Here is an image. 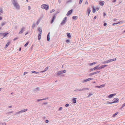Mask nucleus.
I'll return each instance as SVG.
<instances>
[{"mask_svg": "<svg viewBox=\"0 0 125 125\" xmlns=\"http://www.w3.org/2000/svg\"><path fill=\"white\" fill-rule=\"evenodd\" d=\"M40 89V88L39 87H37L34 90H33V92L36 93Z\"/></svg>", "mask_w": 125, "mask_h": 125, "instance_id": "obj_9", "label": "nucleus"}, {"mask_svg": "<svg viewBox=\"0 0 125 125\" xmlns=\"http://www.w3.org/2000/svg\"><path fill=\"white\" fill-rule=\"evenodd\" d=\"M27 109H25L24 110H22L20 111V113H23L27 111Z\"/></svg>", "mask_w": 125, "mask_h": 125, "instance_id": "obj_18", "label": "nucleus"}, {"mask_svg": "<svg viewBox=\"0 0 125 125\" xmlns=\"http://www.w3.org/2000/svg\"><path fill=\"white\" fill-rule=\"evenodd\" d=\"M31 72L32 73H35L36 74H37L38 73H39V72H36L35 71H31Z\"/></svg>", "mask_w": 125, "mask_h": 125, "instance_id": "obj_22", "label": "nucleus"}, {"mask_svg": "<svg viewBox=\"0 0 125 125\" xmlns=\"http://www.w3.org/2000/svg\"><path fill=\"white\" fill-rule=\"evenodd\" d=\"M42 33H39L38 34V37H41V35Z\"/></svg>", "mask_w": 125, "mask_h": 125, "instance_id": "obj_51", "label": "nucleus"}, {"mask_svg": "<svg viewBox=\"0 0 125 125\" xmlns=\"http://www.w3.org/2000/svg\"><path fill=\"white\" fill-rule=\"evenodd\" d=\"M74 91H82V89H77L75 90Z\"/></svg>", "mask_w": 125, "mask_h": 125, "instance_id": "obj_24", "label": "nucleus"}, {"mask_svg": "<svg viewBox=\"0 0 125 125\" xmlns=\"http://www.w3.org/2000/svg\"><path fill=\"white\" fill-rule=\"evenodd\" d=\"M62 73V74L63 73H65L66 72V70H62V71H61Z\"/></svg>", "mask_w": 125, "mask_h": 125, "instance_id": "obj_30", "label": "nucleus"}, {"mask_svg": "<svg viewBox=\"0 0 125 125\" xmlns=\"http://www.w3.org/2000/svg\"><path fill=\"white\" fill-rule=\"evenodd\" d=\"M67 19V17H64L61 23L60 24L62 25H63V24H65L66 23V20Z\"/></svg>", "mask_w": 125, "mask_h": 125, "instance_id": "obj_3", "label": "nucleus"}, {"mask_svg": "<svg viewBox=\"0 0 125 125\" xmlns=\"http://www.w3.org/2000/svg\"><path fill=\"white\" fill-rule=\"evenodd\" d=\"M89 89L87 88H84L82 89V91L84 90H88Z\"/></svg>", "mask_w": 125, "mask_h": 125, "instance_id": "obj_25", "label": "nucleus"}, {"mask_svg": "<svg viewBox=\"0 0 125 125\" xmlns=\"http://www.w3.org/2000/svg\"><path fill=\"white\" fill-rule=\"evenodd\" d=\"M14 6L16 8V9H19L20 8V6L18 3L15 2V3L13 4Z\"/></svg>", "mask_w": 125, "mask_h": 125, "instance_id": "obj_2", "label": "nucleus"}, {"mask_svg": "<svg viewBox=\"0 0 125 125\" xmlns=\"http://www.w3.org/2000/svg\"><path fill=\"white\" fill-rule=\"evenodd\" d=\"M69 106V104H66L65 105V106L66 107H68Z\"/></svg>", "mask_w": 125, "mask_h": 125, "instance_id": "obj_47", "label": "nucleus"}, {"mask_svg": "<svg viewBox=\"0 0 125 125\" xmlns=\"http://www.w3.org/2000/svg\"><path fill=\"white\" fill-rule=\"evenodd\" d=\"M42 99H38V100H37V101L38 102H39V101H42Z\"/></svg>", "mask_w": 125, "mask_h": 125, "instance_id": "obj_55", "label": "nucleus"}, {"mask_svg": "<svg viewBox=\"0 0 125 125\" xmlns=\"http://www.w3.org/2000/svg\"><path fill=\"white\" fill-rule=\"evenodd\" d=\"M28 73L27 72H25L24 73V75H25L27 74Z\"/></svg>", "mask_w": 125, "mask_h": 125, "instance_id": "obj_59", "label": "nucleus"}, {"mask_svg": "<svg viewBox=\"0 0 125 125\" xmlns=\"http://www.w3.org/2000/svg\"><path fill=\"white\" fill-rule=\"evenodd\" d=\"M48 67H46L44 71H46L48 69Z\"/></svg>", "mask_w": 125, "mask_h": 125, "instance_id": "obj_54", "label": "nucleus"}, {"mask_svg": "<svg viewBox=\"0 0 125 125\" xmlns=\"http://www.w3.org/2000/svg\"><path fill=\"white\" fill-rule=\"evenodd\" d=\"M116 94H111L108 96V97L109 98H112L113 96H115Z\"/></svg>", "mask_w": 125, "mask_h": 125, "instance_id": "obj_11", "label": "nucleus"}, {"mask_svg": "<svg viewBox=\"0 0 125 125\" xmlns=\"http://www.w3.org/2000/svg\"><path fill=\"white\" fill-rule=\"evenodd\" d=\"M20 113V111H19V112H17L15 113L14 114V115H16L19 114Z\"/></svg>", "mask_w": 125, "mask_h": 125, "instance_id": "obj_34", "label": "nucleus"}, {"mask_svg": "<svg viewBox=\"0 0 125 125\" xmlns=\"http://www.w3.org/2000/svg\"><path fill=\"white\" fill-rule=\"evenodd\" d=\"M16 1V0H11V1L13 4L14 3H15Z\"/></svg>", "mask_w": 125, "mask_h": 125, "instance_id": "obj_27", "label": "nucleus"}, {"mask_svg": "<svg viewBox=\"0 0 125 125\" xmlns=\"http://www.w3.org/2000/svg\"><path fill=\"white\" fill-rule=\"evenodd\" d=\"M95 9L96 11H98L99 10V8L97 7Z\"/></svg>", "mask_w": 125, "mask_h": 125, "instance_id": "obj_57", "label": "nucleus"}, {"mask_svg": "<svg viewBox=\"0 0 125 125\" xmlns=\"http://www.w3.org/2000/svg\"><path fill=\"white\" fill-rule=\"evenodd\" d=\"M124 22L122 21H121L120 22H118V24H121L122 23H124Z\"/></svg>", "mask_w": 125, "mask_h": 125, "instance_id": "obj_35", "label": "nucleus"}, {"mask_svg": "<svg viewBox=\"0 0 125 125\" xmlns=\"http://www.w3.org/2000/svg\"><path fill=\"white\" fill-rule=\"evenodd\" d=\"M103 14L104 17H105L106 16V15L105 13H103Z\"/></svg>", "mask_w": 125, "mask_h": 125, "instance_id": "obj_46", "label": "nucleus"}, {"mask_svg": "<svg viewBox=\"0 0 125 125\" xmlns=\"http://www.w3.org/2000/svg\"><path fill=\"white\" fill-rule=\"evenodd\" d=\"M85 4H88V2H87V1H86V2H85Z\"/></svg>", "mask_w": 125, "mask_h": 125, "instance_id": "obj_58", "label": "nucleus"}, {"mask_svg": "<svg viewBox=\"0 0 125 125\" xmlns=\"http://www.w3.org/2000/svg\"><path fill=\"white\" fill-rule=\"evenodd\" d=\"M107 65H102V68H104L105 67L107 66Z\"/></svg>", "mask_w": 125, "mask_h": 125, "instance_id": "obj_42", "label": "nucleus"}, {"mask_svg": "<svg viewBox=\"0 0 125 125\" xmlns=\"http://www.w3.org/2000/svg\"><path fill=\"white\" fill-rule=\"evenodd\" d=\"M54 9H52V10H51L50 11V12L51 13H52V12H54Z\"/></svg>", "mask_w": 125, "mask_h": 125, "instance_id": "obj_43", "label": "nucleus"}, {"mask_svg": "<svg viewBox=\"0 0 125 125\" xmlns=\"http://www.w3.org/2000/svg\"><path fill=\"white\" fill-rule=\"evenodd\" d=\"M110 62H112V61H115L116 60V58H115V59H110Z\"/></svg>", "mask_w": 125, "mask_h": 125, "instance_id": "obj_28", "label": "nucleus"}, {"mask_svg": "<svg viewBox=\"0 0 125 125\" xmlns=\"http://www.w3.org/2000/svg\"><path fill=\"white\" fill-rule=\"evenodd\" d=\"M31 9V7L30 6H28V10H30Z\"/></svg>", "mask_w": 125, "mask_h": 125, "instance_id": "obj_48", "label": "nucleus"}, {"mask_svg": "<svg viewBox=\"0 0 125 125\" xmlns=\"http://www.w3.org/2000/svg\"><path fill=\"white\" fill-rule=\"evenodd\" d=\"M92 8L93 9V13L95 12L96 11V9L95 8L94 6H92Z\"/></svg>", "mask_w": 125, "mask_h": 125, "instance_id": "obj_14", "label": "nucleus"}, {"mask_svg": "<svg viewBox=\"0 0 125 125\" xmlns=\"http://www.w3.org/2000/svg\"><path fill=\"white\" fill-rule=\"evenodd\" d=\"M6 23L5 22L2 23L1 24V26H3L6 24Z\"/></svg>", "mask_w": 125, "mask_h": 125, "instance_id": "obj_40", "label": "nucleus"}, {"mask_svg": "<svg viewBox=\"0 0 125 125\" xmlns=\"http://www.w3.org/2000/svg\"><path fill=\"white\" fill-rule=\"evenodd\" d=\"M70 42V40H68L66 41V42Z\"/></svg>", "mask_w": 125, "mask_h": 125, "instance_id": "obj_49", "label": "nucleus"}, {"mask_svg": "<svg viewBox=\"0 0 125 125\" xmlns=\"http://www.w3.org/2000/svg\"><path fill=\"white\" fill-rule=\"evenodd\" d=\"M41 8L45 9L46 10H47L49 9V6L48 5L46 4H44L42 5L41 6Z\"/></svg>", "mask_w": 125, "mask_h": 125, "instance_id": "obj_1", "label": "nucleus"}, {"mask_svg": "<svg viewBox=\"0 0 125 125\" xmlns=\"http://www.w3.org/2000/svg\"><path fill=\"white\" fill-rule=\"evenodd\" d=\"M29 42H27V43H26L24 45V46L26 47L27 46V45H28L29 43Z\"/></svg>", "mask_w": 125, "mask_h": 125, "instance_id": "obj_33", "label": "nucleus"}, {"mask_svg": "<svg viewBox=\"0 0 125 125\" xmlns=\"http://www.w3.org/2000/svg\"><path fill=\"white\" fill-rule=\"evenodd\" d=\"M3 36V33H0V36Z\"/></svg>", "mask_w": 125, "mask_h": 125, "instance_id": "obj_56", "label": "nucleus"}, {"mask_svg": "<svg viewBox=\"0 0 125 125\" xmlns=\"http://www.w3.org/2000/svg\"><path fill=\"white\" fill-rule=\"evenodd\" d=\"M47 104V102H46L44 103L43 104H44L45 105V104Z\"/></svg>", "mask_w": 125, "mask_h": 125, "instance_id": "obj_61", "label": "nucleus"}, {"mask_svg": "<svg viewBox=\"0 0 125 125\" xmlns=\"http://www.w3.org/2000/svg\"><path fill=\"white\" fill-rule=\"evenodd\" d=\"M83 1V0H80L79 2V4H80L82 3Z\"/></svg>", "mask_w": 125, "mask_h": 125, "instance_id": "obj_41", "label": "nucleus"}, {"mask_svg": "<svg viewBox=\"0 0 125 125\" xmlns=\"http://www.w3.org/2000/svg\"><path fill=\"white\" fill-rule=\"evenodd\" d=\"M76 98H75L73 99V103L75 104L76 103Z\"/></svg>", "mask_w": 125, "mask_h": 125, "instance_id": "obj_19", "label": "nucleus"}, {"mask_svg": "<svg viewBox=\"0 0 125 125\" xmlns=\"http://www.w3.org/2000/svg\"><path fill=\"white\" fill-rule=\"evenodd\" d=\"M62 74V72L61 71H59L57 73V75L59 76Z\"/></svg>", "mask_w": 125, "mask_h": 125, "instance_id": "obj_16", "label": "nucleus"}, {"mask_svg": "<svg viewBox=\"0 0 125 125\" xmlns=\"http://www.w3.org/2000/svg\"><path fill=\"white\" fill-rule=\"evenodd\" d=\"M110 62V60H107V61H106V62H105V63H109V62Z\"/></svg>", "mask_w": 125, "mask_h": 125, "instance_id": "obj_39", "label": "nucleus"}, {"mask_svg": "<svg viewBox=\"0 0 125 125\" xmlns=\"http://www.w3.org/2000/svg\"><path fill=\"white\" fill-rule=\"evenodd\" d=\"M40 19H39L38 20V21H37L36 22V24L37 25H38L39 24V22H40Z\"/></svg>", "mask_w": 125, "mask_h": 125, "instance_id": "obj_31", "label": "nucleus"}, {"mask_svg": "<svg viewBox=\"0 0 125 125\" xmlns=\"http://www.w3.org/2000/svg\"><path fill=\"white\" fill-rule=\"evenodd\" d=\"M35 25V24H34V23L32 25V28H34Z\"/></svg>", "mask_w": 125, "mask_h": 125, "instance_id": "obj_44", "label": "nucleus"}, {"mask_svg": "<svg viewBox=\"0 0 125 125\" xmlns=\"http://www.w3.org/2000/svg\"><path fill=\"white\" fill-rule=\"evenodd\" d=\"M95 87H97L98 88H101V87H102V85H101L99 86H95Z\"/></svg>", "mask_w": 125, "mask_h": 125, "instance_id": "obj_38", "label": "nucleus"}, {"mask_svg": "<svg viewBox=\"0 0 125 125\" xmlns=\"http://www.w3.org/2000/svg\"><path fill=\"white\" fill-rule=\"evenodd\" d=\"M2 13L3 11L2 9H0V15Z\"/></svg>", "mask_w": 125, "mask_h": 125, "instance_id": "obj_32", "label": "nucleus"}, {"mask_svg": "<svg viewBox=\"0 0 125 125\" xmlns=\"http://www.w3.org/2000/svg\"><path fill=\"white\" fill-rule=\"evenodd\" d=\"M10 44V42H9L7 43L6 45L5 46V48H6L7 47L9 46Z\"/></svg>", "mask_w": 125, "mask_h": 125, "instance_id": "obj_26", "label": "nucleus"}, {"mask_svg": "<svg viewBox=\"0 0 125 125\" xmlns=\"http://www.w3.org/2000/svg\"><path fill=\"white\" fill-rule=\"evenodd\" d=\"M62 109V107H60L59 108V110H61Z\"/></svg>", "mask_w": 125, "mask_h": 125, "instance_id": "obj_63", "label": "nucleus"}, {"mask_svg": "<svg viewBox=\"0 0 125 125\" xmlns=\"http://www.w3.org/2000/svg\"><path fill=\"white\" fill-rule=\"evenodd\" d=\"M49 98V97L45 98H44L42 99V100H45L46 99H47Z\"/></svg>", "mask_w": 125, "mask_h": 125, "instance_id": "obj_45", "label": "nucleus"}, {"mask_svg": "<svg viewBox=\"0 0 125 125\" xmlns=\"http://www.w3.org/2000/svg\"><path fill=\"white\" fill-rule=\"evenodd\" d=\"M96 62H93V63H91L90 64V65L91 66H92V65H93L94 64H96Z\"/></svg>", "mask_w": 125, "mask_h": 125, "instance_id": "obj_23", "label": "nucleus"}, {"mask_svg": "<svg viewBox=\"0 0 125 125\" xmlns=\"http://www.w3.org/2000/svg\"><path fill=\"white\" fill-rule=\"evenodd\" d=\"M118 24V23H113V25H115L117 24Z\"/></svg>", "mask_w": 125, "mask_h": 125, "instance_id": "obj_53", "label": "nucleus"}, {"mask_svg": "<svg viewBox=\"0 0 125 125\" xmlns=\"http://www.w3.org/2000/svg\"><path fill=\"white\" fill-rule=\"evenodd\" d=\"M2 125H6V123L5 122H4L2 124Z\"/></svg>", "mask_w": 125, "mask_h": 125, "instance_id": "obj_50", "label": "nucleus"}, {"mask_svg": "<svg viewBox=\"0 0 125 125\" xmlns=\"http://www.w3.org/2000/svg\"><path fill=\"white\" fill-rule=\"evenodd\" d=\"M18 39V38H16L14 39L13 40L14 41H15L16 40H17Z\"/></svg>", "mask_w": 125, "mask_h": 125, "instance_id": "obj_60", "label": "nucleus"}, {"mask_svg": "<svg viewBox=\"0 0 125 125\" xmlns=\"http://www.w3.org/2000/svg\"><path fill=\"white\" fill-rule=\"evenodd\" d=\"M93 95V94H89L88 95L87 97H89L90 96H91L92 95Z\"/></svg>", "mask_w": 125, "mask_h": 125, "instance_id": "obj_37", "label": "nucleus"}, {"mask_svg": "<svg viewBox=\"0 0 125 125\" xmlns=\"http://www.w3.org/2000/svg\"><path fill=\"white\" fill-rule=\"evenodd\" d=\"M9 34V33L8 32H5L3 33V36H4L3 37L6 36V35Z\"/></svg>", "mask_w": 125, "mask_h": 125, "instance_id": "obj_17", "label": "nucleus"}, {"mask_svg": "<svg viewBox=\"0 0 125 125\" xmlns=\"http://www.w3.org/2000/svg\"><path fill=\"white\" fill-rule=\"evenodd\" d=\"M125 106V103H124L123 104L122 108H123Z\"/></svg>", "mask_w": 125, "mask_h": 125, "instance_id": "obj_52", "label": "nucleus"}, {"mask_svg": "<svg viewBox=\"0 0 125 125\" xmlns=\"http://www.w3.org/2000/svg\"><path fill=\"white\" fill-rule=\"evenodd\" d=\"M56 14H54L53 16L52 17V18L51 21V23H53V22L54 20L55 19L56 17Z\"/></svg>", "mask_w": 125, "mask_h": 125, "instance_id": "obj_5", "label": "nucleus"}, {"mask_svg": "<svg viewBox=\"0 0 125 125\" xmlns=\"http://www.w3.org/2000/svg\"><path fill=\"white\" fill-rule=\"evenodd\" d=\"M77 18V16H73L72 17V19L74 20V21L76 20Z\"/></svg>", "mask_w": 125, "mask_h": 125, "instance_id": "obj_15", "label": "nucleus"}, {"mask_svg": "<svg viewBox=\"0 0 125 125\" xmlns=\"http://www.w3.org/2000/svg\"><path fill=\"white\" fill-rule=\"evenodd\" d=\"M98 67H99V66L98 65L97 66H96V67H94V68H93V69L94 70H96V69H97L98 68Z\"/></svg>", "mask_w": 125, "mask_h": 125, "instance_id": "obj_29", "label": "nucleus"}, {"mask_svg": "<svg viewBox=\"0 0 125 125\" xmlns=\"http://www.w3.org/2000/svg\"><path fill=\"white\" fill-rule=\"evenodd\" d=\"M119 100L118 98H116L113 99V103H116L118 102Z\"/></svg>", "mask_w": 125, "mask_h": 125, "instance_id": "obj_8", "label": "nucleus"}, {"mask_svg": "<svg viewBox=\"0 0 125 125\" xmlns=\"http://www.w3.org/2000/svg\"><path fill=\"white\" fill-rule=\"evenodd\" d=\"M25 28L22 27L20 31L19 32V34H20L22 33L23 32L25 31Z\"/></svg>", "mask_w": 125, "mask_h": 125, "instance_id": "obj_4", "label": "nucleus"}, {"mask_svg": "<svg viewBox=\"0 0 125 125\" xmlns=\"http://www.w3.org/2000/svg\"><path fill=\"white\" fill-rule=\"evenodd\" d=\"M93 79V78H89L88 79H86V80H83L82 81V82L83 83H84V82H86L88 81H90L91 80H92V79Z\"/></svg>", "mask_w": 125, "mask_h": 125, "instance_id": "obj_7", "label": "nucleus"}, {"mask_svg": "<svg viewBox=\"0 0 125 125\" xmlns=\"http://www.w3.org/2000/svg\"><path fill=\"white\" fill-rule=\"evenodd\" d=\"M38 31L39 32V33H42V30L41 28H38Z\"/></svg>", "mask_w": 125, "mask_h": 125, "instance_id": "obj_21", "label": "nucleus"}, {"mask_svg": "<svg viewBox=\"0 0 125 125\" xmlns=\"http://www.w3.org/2000/svg\"><path fill=\"white\" fill-rule=\"evenodd\" d=\"M58 0V2L59 4H60L61 2V1L60 0Z\"/></svg>", "mask_w": 125, "mask_h": 125, "instance_id": "obj_64", "label": "nucleus"}, {"mask_svg": "<svg viewBox=\"0 0 125 125\" xmlns=\"http://www.w3.org/2000/svg\"><path fill=\"white\" fill-rule=\"evenodd\" d=\"M67 35L68 38H70L71 37V36L70 33H67Z\"/></svg>", "mask_w": 125, "mask_h": 125, "instance_id": "obj_20", "label": "nucleus"}, {"mask_svg": "<svg viewBox=\"0 0 125 125\" xmlns=\"http://www.w3.org/2000/svg\"><path fill=\"white\" fill-rule=\"evenodd\" d=\"M100 72V71H97L94 72L92 73H90L89 74V76H91L92 75H94V74H97L98 73H99Z\"/></svg>", "mask_w": 125, "mask_h": 125, "instance_id": "obj_10", "label": "nucleus"}, {"mask_svg": "<svg viewBox=\"0 0 125 125\" xmlns=\"http://www.w3.org/2000/svg\"><path fill=\"white\" fill-rule=\"evenodd\" d=\"M73 10L72 9L70 10L67 13L66 15L67 16H69V15L71 14Z\"/></svg>", "mask_w": 125, "mask_h": 125, "instance_id": "obj_12", "label": "nucleus"}, {"mask_svg": "<svg viewBox=\"0 0 125 125\" xmlns=\"http://www.w3.org/2000/svg\"><path fill=\"white\" fill-rule=\"evenodd\" d=\"M45 122L47 123H48L49 122V121L48 120H46Z\"/></svg>", "mask_w": 125, "mask_h": 125, "instance_id": "obj_62", "label": "nucleus"}, {"mask_svg": "<svg viewBox=\"0 0 125 125\" xmlns=\"http://www.w3.org/2000/svg\"><path fill=\"white\" fill-rule=\"evenodd\" d=\"M91 12V10H90V8H88L87 9V10L86 14L87 15H88V16Z\"/></svg>", "mask_w": 125, "mask_h": 125, "instance_id": "obj_6", "label": "nucleus"}, {"mask_svg": "<svg viewBox=\"0 0 125 125\" xmlns=\"http://www.w3.org/2000/svg\"><path fill=\"white\" fill-rule=\"evenodd\" d=\"M50 32H49L48 33L47 35V41H49L50 40Z\"/></svg>", "mask_w": 125, "mask_h": 125, "instance_id": "obj_13", "label": "nucleus"}, {"mask_svg": "<svg viewBox=\"0 0 125 125\" xmlns=\"http://www.w3.org/2000/svg\"><path fill=\"white\" fill-rule=\"evenodd\" d=\"M118 113V112H116V113H115V114H114L113 115V117H114L116 115H117Z\"/></svg>", "mask_w": 125, "mask_h": 125, "instance_id": "obj_36", "label": "nucleus"}]
</instances>
